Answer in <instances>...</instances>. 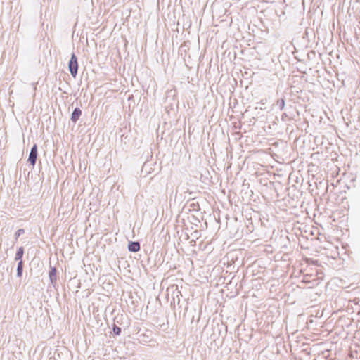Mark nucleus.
<instances>
[{"label":"nucleus","mask_w":360,"mask_h":360,"mask_svg":"<svg viewBox=\"0 0 360 360\" xmlns=\"http://www.w3.org/2000/svg\"><path fill=\"white\" fill-rule=\"evenodd\" d=\"M129 250L131 252H138L140 250V245L138 242H131L129 244Z\"/></svg>","instance_id":"39448f33"},{"label":"nucleus","mask_w":360,"mask_h":360,"mask_svg":"<svg viewBox=\"0 0 360 360\" xmlns=\"http://www.w3.org/2000/svg\"><path fill=\"white\" fill-rule=\"evenodd\" d=\"M23 255V248H20L16 254V259H20Z\"/></svg>","instance_id":"423d86ee"},{"label":"nucleus","mask_w":360,"mask_h":360,"mask_svg":"<svg viewBox=\"0 0 360 360\" xmlns=\"http://www.w3.org/2000/svg\"><path fill=\"white\" fill-rule=\"evenodd\" d=\"M21 268H22V262H20L18 264V274H21V271H20Z\"/></svg>","instance_id":"1a4fd4ad"},{"label":"nucleus","mask_w":360,"mask_h":360,"mask_svg":"<svg viewBox=\"0 0 360 360\" xmlns=\"http://www.w3.org/2000/svg\"><path fill=\"white\" fill-rule=\"evenodd\" d=\"M21 231H23V230H21V229L18 230V236L20 234V232H21Z\"/></svg>","instance_id":"9d476101"},{"label":"nucleus","mask_w":360,"mask_h":360,"mask_svg":"<svg viewBox=\"0 0 360 360\" xmlns=\"http://www.w3.org/2000/svg\"><path fill=\"white\" fill-rule=\"evenodd\" d=\"M82 115V110L77 108L74 110L71 115V120L72 122H76Z\"/></svg>","instance_id":"20e7f679"},{"label":"nucleus","mask_w":360,"mask_h":360,"mask_svg":"<svg viewBox=\"0 0 360 360\" xmlns=\"http://www.w3.org/2000/svg\"><path fill=\"white\" fill-rule=\"evenodd\" d=\"M37 158V145H34L31 149V151H30V153L29 155V158H28V161L31 163V165L32 166H34L35 165Z\"/></svg>","instance_id":"7ed1b4c3"},{"label":"nucleus","mask_w":360,"mask_h":360,"mask_svg":"<svg viewBox=\"0 0 360 360\" xmlns=\"http://www.w3.org/2000/svg\"><path fill=\"white\" fill-rule=\"evenodd\" d=\"M306 274L303 276V282L305 283H314L315 285L319 284L323 280V274L316 266H309L306 269Z\"/></svg>","instance_id":"f257e3e1"},{"label":"nucleus","mask_w":360,"mask_h":360,"mask_svg":"<svg viewBox=\"0 0 360 360\" xmlns=\"http://www.w3.org/2000/svg\"><path fill=\"white\" fill-rule=\"evenodd\" d=\"M113 332L116 335H120L121 333V328L120 327L115 326L113 328Z\"/></svg>","instance_id":"6e6552de"},{"label":"nucleus","mask_w":360,"mask_h":360,"mask_svg":"<svg viewBox=\"0 0 360 360\" xmlns=\"http://www.w3.org/2000/svg\"><path fill=\"white\" fill-rule=\"evenodd\" d=\"M69 70L70 71L72 76L73 77H75L77 75L78 62L77 58L74 53L72 54L70 60L69 62Z\"/></svg>","instance_id":"f03ea898"},{"label":"nucleus","mask_w":360,"mask_h":360,"mask_svg":"<svg viewBox=\"0 0 360 360\" xmlns=\"http://www.w3.org/2000/svg\"><path fill=\"white\" fill-rule=\"evenodd\" d=\"M56 269L55 268L52 269V270L50 271V274H49L50 279L51 281H53V276H56Z\"/></svg>","instance_id":"0eeeda50"}]
</instances>
